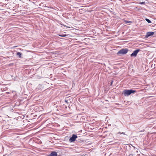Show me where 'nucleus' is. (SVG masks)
Here are the masks:
<instances>
[{
	"instance_id": "obj_2",
	"label": "nucleus",
	"mask_w": 156,
	"mask_h": 156,
	"mask_svg": "<svg viewBox=\"0 0 156 156\" xmlns=\"http://www.w3.org/2000/svg\"><path fill=\"white\" fill-rule=\"evenodd\" d=\"M128 51V50L126 48L122 49L117 52V54L119 55H125L127 53Z\"/></svg>"
},
{
	"instance_id": "obj_1",
	"label": "nucleus",
	"mask_w": 156,
	"mask_h": 156,
	"mask_svg": "<svg viewBox=\"0 0 156 156\" xmlns=\"http://www.w3.org/2000/svg\"><path fill=\"white\" fill-rule=\"evenodd\" d=\"M136 92V91L131 89L124 90L123 91L122 94L124 95V96H129L131 94L133 93Z\"/></svg>"
},
{
	"instance_id": "obj_8",
	"label": "nucleus",
	"mask_w": 156,
	"mask_h": 156,
	"mask_svg": "<svg viewBox=\"0 0 156 156\" xmlns=\"http://www.w3.org/2000/svg\"><path fill=\"white\" fill-rule=\"evenodd\" d=\"M145 20L148 23H151V21L147 18H146Z\"/></svg>"
},
{
	"instance_id": "obj_15",
	"label": "nucleus",
	"mask_w": 156,
	"mask_h": 156,
	"mask_svg": "<svg viewBox=\"0 0 156 156\" xmlns=\"http://www.w3.org/2000/svg\"><path fill=\"white\" fill-rule=\"evenodd\" d=\"M143 3H144V2H142V4H143Z\"/></svg>"
},
{
	"instance_id": "obj_14",
	"label": "nucleus",
	"mask_w": 156,
	"mask_h": 156,
	"mask_svg": "<svg viewBox=\"0 0 156 156\" xmlns=\"http://www.w3.org/2000/svg\"><path fill=\"white\" fill-rule=\"evenodd\" d=\"M112 83H113V81H112L111 82V85H112Z\"/></svg>"
},
{
	"instance_id": "obj_10",
	"label": "nucleus",
	"mask_w": 156,
	"mask_h": 156,
	"mask_svg": "<svg viewBox=\"0 0 156 156\" xmlns=\"http://www.w3.org/2000/svg\"><path fill=\"white\" fill-rule=\"evenodd\" d=\"M118 133H120V134H125V133L124 132H122V133H120V132H119Z\"/></svg>"
},
{
	"instance_id": "obj_12",
	"label": "nucleus",
	"mask_w": 156,
	"mask_h": 156,
	"mask_svg": "<svg viewBox=\"0 0 156 156\" xmlns=\"http://www.w3.org/2000/svg\"><path fill=\"white\" fill-rule=\"evenodd\" d=\"M65 102L67 103H68V101L66 100H65Z\"/></svg>"
},
{
	"instance_id": "obj_7",
	"label": "nucleus",
	"mask_w": 156,
	"mask_h": 156,
	"mask_svg": "<svg viewBox=\"0 0 156 156\" xmlns=\"http://www.w3.org/2000/svg\"><path fill=\"white\" fill-rule=\"evenodd\" d=\"M22 55V53L20 52H17L16 54V55L18 56L20 58H21V57Z\"/></svg>"
},
{
	"instance_id": "obj_3",
	"label": "nucleus",
	"mask_w": 156,
	"mask_h": 156,
	"mask_svg": "<svg viewBox=\"0 0 156 156\" xmlns=\"http://www.w3.org/2000/svg\"><path fill=\"white\" fill-rule=\"evenodd\" d=\"M77 138V136L76 135L73 134L72 137H70L69 139V141L70 142H72L74 141Z\"/></svg>"
},
{
	"instance_id": "obj_5",
	"label": "nucleus",
	"mask_w": 156,
	"mask_h": 156,
	"mask_svg": "<svg viewBox=\"0 0 156 156\" xmlns=\"http://www.w3.org/2000/svg\"><path fill=\"white\" fill-rule=\"evenodd\" d=\"M154 34V32H147L145 37L146 38H147L150 36L153 35Z\"/></svg>"
},
{
	"instance_id": "obj_6",
	"label": "nucleus",
	"mask_w": 156,
	"mask_h": 156,
	"mask_svg": "<svg viewBox=\"0 0 156 156\" xmlns=\"http://www.w3.org/2000/svg\"><path fill=\"white\" fill-rule=\"evenodd\" d=\"M57 153L54 151H52L51 154L48 155V156H57Z\"/></svg>"
},
{
	"instance_id": "obj_4",
	"label": "nucleus",
	"mask_w": 156,
	"mask_h": 156,
	"mask_svg": "<svg viewBox=\"0 0 156 156\" xmlns=\"http://www.w3.org/2000/svg\"><path fill=\"white\" fill-rule=\"evenodd\" d=\"M140 51V50L139 49H137L134 51L130 55V56L131 57L136 56L138 53Z\"/></svg>"
},
{
	"instance_id": "obj_13",
	"label": "nucleus",
	"mask_w": 156,
	"mask_h": 156,
	"mask_svg": "<svg viewBox=\"0 0 156 156\" xmlns=\"http://www.w3.org/2000/svg\"><path fill=\"white\" fill-rule=\"evenodd\" d=\"M63 26H64V27H67V26H66V25H63Z\"/></svg>"
},
{
	"instance_id": "obj_9",
	"label": "nucleus",
	"mask_w": 156,
	"mask_h": 156,
	"mask_svg": "<svg viewBox=\"0 0 156 156\" xmlns=\"http://www.w3.org/2000/svg\"><path fill=\"white\" fill-rule=\"evenodd\" d=\"M59 36H60L63 37H65V36H66V34H62L59 35Z\"/></svg>"
},
{
	"instance_id": "obj_11",
	"label": "nucleus",
	"mask_w": 156,
	"mask_h": 156,
	"mask_svg": "<svg viewBox=\"0 0 156 156\" xmlns=\"http://www.w3.org/2000/svg\"><path fill=\"white\" fill-rule=\"evenodd\" d=\"M126 23H130V22H131L130 21H126Z\"/></svg>"
}]
</instances>
